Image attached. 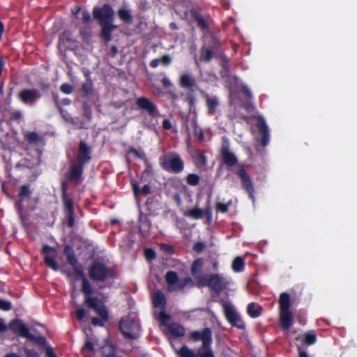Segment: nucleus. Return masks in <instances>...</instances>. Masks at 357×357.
<instances>
[{"instance_id":"nucleus-45","label":"nucleus","mask_w":357,"mask_h":357,"mask_svg":"<svg viewBox=\"0 0 357 357\" xmlns=\"http://www.w3.org/2000/svg\"><path fill=\"white\" fill-rule=\"evenodd\" d=\"M221 66L222 68V76L229 77L231 74L229 60L227 58L224 59Z\"/></svg>"},{"instance_id":"nucleus-3","label":"nucleus","mask_w":357,"mask_h":357,"mask_svg":"<svg viewBox=\"0 0 357 357\" xmlns=\"http://www.w3.org/2000/svg\"><path fill=\"white\" fill-rule=\"evenodd\" d=\"M220 39L214 33L211 34L200 49L199 60L205 63L210 62L220 52Z\"/></svg>"},{"instance_id":"nucleus-16","label":"nucleus","mask_w":357,"mask_h":357,"mask_svg":"<svg viewBox=\"0 0 357 357\" xmlns=\"http://www.w3.org/2000/svg\"><path fill=\"white\" fill-rule=\"evenodd\" d=\"M135 104L137 109L146 111L149 116L155 117L157 116V106L149 98L141 96L136 100Z\"/></svg>"},{"instance_id":"nucleus-42","label":"nucleus","mask_w":357,"mask_h":357,"mask_svg":"<svg viewBox=\"0 0 357 357\" xmlns=\"http://www.w3.org/2000/svg\"><path fill=\"white\" fill-rule=\"evenodd\" d=\"M185 215L193 219H200L203 217L204 212L201 208H193L188 210Z\"/></svg>"},{"instance_id":"nucleus-60","label":"nucleus","mask_w":357,"mask_h":357,"mask_svg":"<svg viewBox=\"0 0 357 357\" xmlns=\"http://www.w3.org/2000/svg\"><path fill=\"white\" fill-rule=\"evenodd\" d=\"M241 88H242V91H243L245 95L247 96V98L249 99H252V92L248 89V87L246 85H243Z\"/></svg>"},{"instance_id":"nucleus-40","label":"nucleus","mask_w":357,"mask_h":357,"mask_svg":"<svg viewBox=\"0 0 357 357\" xmlns=\"http://www.w3.org/2000/svg\"><path fill=\"white\" fill-rule=\"evenodd\" d=\"M244 260L241 257H236L232 262V269L235 272H241L244 268Z\"/></svg>"},{"instance_id":"nucleus-37","label":"nucleus","mask_w":357,"mask_h":357,"mask_svg":"<svg viewBox=\"0 0 357 357\" xmlns=\"http://www.w3.org/2000/svg\"><path fill=\"white\" fill-rule=\"evenodd\" d=\"M192 16L199 28L203 31L208 29V22L204 20V17L201 14L196 13H193Z\"/></svg>"},{"instance_id":"nucleus-17","label":"nucleus","mask_w":357,"mask_h":357,"mask_svg":"<svg viewBox=\"0 0 357 357\" xmlns=\"http://www.w3.org/2000/svg\"><path fill=\"white\" fill-rule=\"evenodd\" d=\"M68 188V182L67 181H63L61 183V189L63 192V203H64V208L67 214L68 217V225L69 227H73L74 224V219H73V204L70 199L66 197V194Z\"/></svg>"},{"instance_id":"nucleus-50","label":"nucleus","mask_w":357,"mask_h":357,"mask_svg":"<svg viewBox=\"0 0 357 357\" xmlns=\"http://www.w3.org/2000/svg\"><path fill=\"white\" fill-rule=\"evenodd\" d=\"M12 305L10 302L0 299V310H4V311H8L11 310Z\"/></svg>"},{"instance_id":"nucleus-4","label":"nucleus","mask_w":357,"mask_h":357,"mask_svg":"<svg viewBox=\"0 0 357 357\" xmlns=\"http://www.w3.org/2000/svg\"><path fill=\"white\" fill-rule=\"evenodd\" d=\"M229 282L226 278L218 273L205 275L199 280L198 287H208L216 295L219 296L220 293L227 289Z\"/></svg>"},{"instance_id":"nucleus-10","label":"nucleus","mask_w":357,"mask_h":357,"mask_svg":"<svg viewBox=\"0 0 357 357\" xmlns=\"http://www.w3.org/2000/svg\"><path fill=\"white\" fill-rule=\"evenodd\" d=\"M89 158L88 153V146L86 143L80 142L78 153L77 165H74L69 173L68 178L75 182H78L82 175V165L86 163Z\"/></svg>"},{"instance_id":"nucleus-61","label":"nucleus","mask_w":357,"mask_h":357,"mask_svg":"<svg viewBox=\"0 0 357 357\" xmlns=\"http://www.w3.org/2000/svg\"><path fill=\"white\" fill-rule=\"evenodd\" d=\"M142 224L139 225V231H141V229L142 227H144L147 229H149L151 227V222L149 220H148L147 218H145L144 221H142V220H140Z\"/></svg>"},{"instance_id":"nucleus-30","label":"nucleus","mask_w":357,"mask_h":357,"mask_svg":"<svg viewBox=\"0 0 357 357\" xmlns=\"http://www.w3.org/2000/svg\"><path fill=\"white\" fill-rule=\"evenodd\" d=\"M131 185L134 195L135 197H139L141 193L143 194L144 195H147L151 192V187L148 184L144 185L142 187V190L139 189L138 183L135 180H132Z\"/></svg>"},{"instance_id":"nucleus-38","label":"nucleus","mask_w":357,"mask_h":357,"mask_svg":"<svg viewBox=\"0 0 357 357\" xmlns=\"http://www.w3.org/2000/svg\"><path fill=\"white\" fill-rule=\"evenodd\" d=\"M102 357H115L116 351L112 344H105L100 348Z\"/></svg>"},{"instance_id":"nucleus-58","label":"nucleus","mask_w":357,"mask_h":357,"mask_svg":"<svg viewBox=\"0 0 357 357\" xmlns=\"http://www.w3.org/2000/svg\"><path fill=\"white\" fill-rule=\"evenodd\" d=\"M8 326L6 324L3 319L0 317V333L7 331Z\"/></svg>"},{"instance_id":"nucleus-27","label":"nucleus","mask_w":357,"mask_h":357,"mask_svg":"<svg viewBox=\"0 0 357 357\" xmlns=\"http://www.w3.org/2000/svg\"><path fill=\"white\" fill-rule=\"evenodd\" d=\"M204 265V261L202 258L195 259L191 266V273L197 282V286L199 285V280L200 278L205 276L201 275L202 266Z\"/></svg>"},{"instance_id":"nucleus-54","label":"nucleus","mask_w":357,"mask_h":357,"mask_svg":"<svg viewBox=\"0 0 357 357\" xmlns=\"http://www.w3.org/2000/svg\"><path fill=\"white\" fill-rule=\"evenodd\" d=\"M160 59V63L165 66H169L172 63V58L168 54L163 55Z\"/></svg>"},{"instance_id":"nucleus-33","label":"nucleus","mask_w":357,"mask_h":357,"mask_svg":"<svg viewBox=\"0 0 357 357\" xmlns=\"http://www.w3.org/2000/svg\"><path fill=\"white\" fill-rule=\"evenodd\" d=\"M118 16L120 20L126 24H130L132 22V16L126 8L121 7L118 10Z\"/></svg>"},{"instance_id":"nucleus-31","label":"nucleus","mask_w":357,"mask_h":357,"mask_svg":"<svg viewBox=\"0 0 357 357\" xmlns=\"http://www.w3.org/2000/svg\"><path fill=\"white\" fill-rule=\"evenodd\" d=\"M261 307L255 303H250L247 307V313L252 318H257L261 314Z\"/></svg>"},{"instance_id":"nucleus-29","label":"nucleus","mask_w":357,"mask_h":357,"mask_svg":"<svg viewBox=\"0 0 357 357\" xmlns=\"http://www.w3.org/2000/svg\"><path fill=\"white\" fill-rule=\"evenodd\" d=\"M168 333L174 337L178 338L185 335V328L177 323H172L167 326Z\"/></svg>"},{"instance_id":"nucleus-39","label":"nucleus","mask_w":357,"mask_h":357,"mask_svg":"<svg viewBox=\"0 0 357 357\" xmlns=\"http://www.w3.org/2000/svg\"><path fill=\"white\" fill-rule=\"evenodd\" d=\"M26 140L30 144H38L42 142L43 138L36 132H29L24 135Z\"/></svg>"},{"instance_id":"nucleus-9","label":"nucleus","mask_w":357,"mask_h":357,"mask_svg":"<svg viewBox=\"0 0 357 357\" xmlns=\"http://www.w3.org/2000/svg\"><path fill=\"white\" fill-rule=\"evenodd\" d=\"M119 329L128 339L135 340L139 336L140 326L138 321L133 317H122L119 321Z\"/></svg>"},{"instance_id":"nucleus-6","label":"nucleus","mask_w":357,"mask_h":357,"mask_svg":"<svg viewBox=\"0 0 357 357\" xmlns=\"http://www.w3.org/2000/svg\"><path fill=\"white\" fill-rule=\"evenodd\" d=\"M161 168L166 172L178 174L184 169V162L176 153H169L159 158Z\"/></svg>"},{"instance_id":"nucleus-28","label":"nucleus","mask_w":357,"mask_h":357,"mask_svg":"<svg viewBox=\"0 0 357 357\" xmlns=\"http://www.w3.org/2000/svg\"><path fill=\"white\" fill-rule=\"evenodd\" d=\"M81 15H82L81 20L82 21L84 26L81 29L80 35H81L82 39L84 41H86V43H88L89 38V29H88L87 24H88V22L89 20V15L86 10L82 12Z\"/></svg>"},{"instance_id":"nucleus-32","label":"nucleus","mask_w":357,"mask_h":357,"mask_svg":"<svg viewBox=\"0 0 357 357\" xmlns=\"http://www.w3.org/2000/svg\"><path fill=\"white\" fill-rule=\"evenodd\" d=\"M165 278L169 290H172L174 287H176L178 281V277L176 272L169 271L167 272Z\"/></svg>"},{"instance_id":"nucleus-5","label":"nucleus","mask_w":357,"mask_h":357,"mask_svg":"<svg viewBox=\"0 0 357 357\" xmlns=\"http://www.w3.org/2000/svg\"><path fill=\"white\" fill-rule=\"evenodd\" d=\"M280 321V326L284 330H288L292 325L293 315L290 310V296L287 292H283L279 298Z\"/></svg>"},{"instance_id":"nucleus-56","label":"nucleus","mask_w":357,"mask_h":357,"mask_svg":"<svg viewBox=\"0 0 357 357\" xmlns=\"http://www.w3.org/2000/svg\"><path fill=\"white\" fill-rule=\"evenodd\" d=\"M205 248V245L202 242H197L195 243L193 246V250L197 252H201Z\"/></svg>"},{"instance_id":"nucleus-13","label":"nucleus","mask_w":357,"mask_h":357,"mask_svg":"<svg viewBox=\"0 0 357 357\" xmlns=\"http://www.w3.org/2000/svg\"><path fill=\"white\" fill-rule=\"evenodd\" d=\"M93 17L98 20V24L114 22V10L108 3H105L101 8L94 7L93 9Z\"/></svg>"},{"instance_id":"nucleus-21","label":"nucleus","mask_w":357,"mask_h":357,"mask_svg":"<svg viewBox=\"0 0 357 357\" xmlns=\"http://www.w3.org/2000/svg\"><path fill=\"white\" fill-rule=\"evenodd\" d=\"M64 255L66 256V259L68 262L72 266L73 271H68V275L70 278V280L72 281V278L70 277V274H73L75 271H78L82 273V275L84 276V274L82 273V271L79 268H78L76 266L77 264V259L75 257V253L72 248H70L69 245H66L63 250Z\"/></svg>"},{"instance_id":"nucleus-11","label":"nucleus","mask_w":357,"mask_h":357,"mask_svg":"<svg viewBox=\"0 0 357 357\" xmlns=\"http://www.w3.org/2000/svg\"><path fill=\"white\" fill-rule=\"evenodd\" d=\"M218 302L223 307L224 314L227 321L234 327L245 330V323L239 314L235 311L234 307L223 299H220Z\"/></svg>"},{"instance_id":"nucleus-47","label":"nucleus","mask_w":357,"mask_h":357,"mask_svg":"<svg viewBox=\"0 0 357 357\" xmlns=\"http://www.w3.org/2000/svg\"><path fill=\"white\" fill-rule=\"evenodd\" d=\"M158 319L162 325L167 327L169 324L167 322L171 319V317L164 311H162L159 313Z\"/></svg>"},{"instance_id":"nucleus-35","label":"nucleus","mask_w":357,"mask_h":357,"mask_svg":"<svg viewBox=\"0 0 357 357\" xmlns=\"http://www.w3.org/2000/svg\"><path fill=\"white\" fill-rule=\"evenodd\" d=\"M153 304L155 307H161L166 304L165 295L161 291H158L153 294Z\"/></svg>"},{"instance_id":"nucleus-12","label":"nucleus","mask_w":357,"mask_h":357,"mask_svg":"<svg viewBox=\"0 0 357 357\" xmlns=\"http://www.w3.org/2000/svg\"><path fill=\"white\" fill-rule=\"evenodd\" d=\"M241 178L242 188L248 194L249 198L255 201V188L252 179L243 165L236 172Z\"/></svg>"},{"instance_id":"nucleus-23","label":"nucleus","mask_w":357,"mask_h":357,"mask_svg":"<svg viewBox=\"0 0 357 357\" xmlns=\"http://www.w3.org/2000/svg\"><path fill=\"white\" fill-rule=\"evenodd\" d=\"M257 127L261 135L260 143L263 146H266L269 142L270 135L268 128L263 118H259Z\"/></svg>"},{"instance_id":"nucleus-1","label":"nucleus","mask_w":357,"mask_h":357,"mask_svg":"<svg viewBox=\"0 0 357 357\" xmlns=\"http://www.w3.org/2000/svg\"><path fill=\"white\" fill-rule=\"evenodd\" d=\"M73 285V302L76 306L75 315L82 324L89 320V289L86 278L77 270L70 274Z\"/></svg>"},{"instance_id":"nucleus-44","label":"nucleus","mask_w":357,"mask_h":357,"mask_svg":"<svg viewBox=\"0 0 357 357\" xmlns=\"http://www.w3.org/2000/svg\"><path fill=\"white\" fill-rule=\"evenodd\" d=\"M232 204V201L230 199L227 203L216 202L215 210L218 213H225L228 211L229 207Z\"/></svg>"},{"instance_id":"nucleus-19","label":"nucleus","mask_w":357,"mask_h":357,"mask_svg":"<svg viewBox=\"0 0 357 357\" xmlns=\"http://www.w3.org/2000/svg\"><path fill=\"white\" fill-rule=\"evenodd\" d=\"M100 26V37L105 44L112 40V33L117 29V26L113 24V22L99 24Z\"/></svg>"},{"instance_id":"nucleus-36","label":"nucleus","mask_w":357,"mask_h":357,"mask_svg":"<svg viewBox=\"0 0 357 357\" xmlns=\"http://www.w3.org/2000/svg\"><path fill=\"white\" fill-rule=\"evenodd\" d=\"M317 342L315 331H310L303 334V342L306 345H312Z\"/></svg>"},{"instance_id":"nucleus-26","label":"nucleus","mask_w":357,"mask_h":357,"mask_svg":"<svg viewBox=\"0 0 357 357\" xmlns=\"http://www.w3.org/2000/svg\"><path fill=\"white\" fill-rule=\"evenodd\" d=\"M205 99L208 115H214L215 114L216 109L220 105L218 98L216 96H210L209 95L206 94Z\"/></svg>"},{"instance_id":"nucleus-43","label":"nucleus","mask_w":357,"mask_h":357,"mask_svg":"<svg viewBox=\"0 0 357 357\" xmlns=\"http://www.w3.org/2000/svg\"><path fill=\"white\" fill-rule=\"evenodd\" d=\"M200 177L199 175L191 173L186 176V182L190 186H196L199 183Z\"/></svg>"},{"instance_id":"nucleus-63","label":"nucleus","mask_w":357,"mask_h":357,"mask_svg":"<svg viewBox=\"0 0 357 357\" xmlns=\"http://www.w3.org/2000/svg\"><path fill=\"white\" fill-rule=\"evenodd\" d=\"M88 350H89V340H86L85 342V344L82 348V354H83V356L84 357H89L87 356V351Z\"/></svg>"},{"instance_id":"nucleus-25","label":"nucleus","mask_w":357,"mask_h":357,"mask_svg":"<svg viewBox=\"0 0 357 357\" xmlns=\"http://www.w3.org/2000/svg\"><path fill=\"white\" fill-rule=\"evenodd\" d=\"M162 85L166 89H169L167 93L169 95V98L172 102H175L178 100L179 96L176 92V89L169 79L165 76L161 80Z\"/></svg>"},{"instance_id":"nucleus-48","label":"nucleus","mask_w":357,"mask_h":357,"mask_svg":"<svg viewBox=\"0 0 357 357\" xmlns=\"http://www.w3.org/2000/svg\"><path fill=\"white\" fill-rule=\"evenodd\" d=\"M144 256L149 261H152L156 258V253L152 248H146L144 250Z\"/></svg>"},{"instance_id":"nucleus-15","label":"nucleus","mask_w":357,"mask_h":357,"mask_svg":"<svg viewBox=\"0 0 357 357\" xmlns=\"http://www.w3.org/2000/svg\"><path fill=\"white\" fill-rule=\"evenodd\" d=\"M190 337L195 342L202 341V348L211 347L212 344V331L210 328H204L202 331H195L190 333Z\"/></svg>"},{"instance_id":"nucleus-49","label":"nucleus","mask_w":357,"mask_h":357,"mask_svg":"<svg viewBox=\"0 0 357 357\" xmlns=\"http://www.w3.org/2000/svg\"><path fill=\"white\" fill-rule=\"evenodd\" d=\"M202 349H204V351L197 355V357H215L213 351L211 350V347Z\"/></svg>"},{"instance_id":"nucleus-20","label":"nucleus","mask_w":357,"mask_h":357,"mask_svg":"<svg viewBox=\"0 0 357 357\" xmlns=\"http://www.w3.org/2000/svg\"><path fill=\"white\" fill-rule=\"evenodd\" d=\"M40 97L37 89H24L18 93L20 100L25 104H31Z\"/></svg>"},{"instance_id":"nucleus-52","label":"nucleus","mask_w":357,"mask_h":357,"mask_svg":"<svg viewBox=\"0 0 357 357\" xmlns=\"http://www.w3.org/2000/svg\"><path fill=\"white\" fill-rule=\"evenodd\" d=\"M61 91L66 94H70L73 91V87L71 84L64 83L61 86Z\"/></svg>"},{"instance_id":"nucleus-53","label":"nucleus","mask_w":357,"mask_h":357,"mask_svg":"<svg viewBox=\"0 0 357 357\" xmlns=\"http://www.w3.org/2000/svg\"><path fill=\"white\" fill-rule=\"evenodd\" d=\"M193 91H189V92L187 94L186 101L188 102V105L190 106H192L196 101V98L192 93Z\"/></svg>"},{"instance_id":"nucleus-22","label":"nucleus","mask_w":357,"mask_h":357,"mask_svg":"<svg viewBox=\"0 0 357 357\" xmlns=\"http://www.w3.org/2000/svg\"><path fill=\"white\" fill-rule=\"evenodd\" d=\"M190 155L196 167L204 168L206 166L207 158L205 155V151L204 150H192L190 153Z\"/></svg>"},{"instance_id":"nucleus-34","label":"nucleus","mask_w":357,"mask_h":357,"mask_svg":"<svg viewBox=\"0 0 357 357\" xmlns=\"http://www.w3.org/2000/svg\"><path fill=\"white\" fill-rule=\"evenodd\" d=\"M188 286L190 287L195 286V282L190 277H185L181 280H178L176 287H174L172 290H183Z\"/></svg>"},{"instance_id":"nucleus-2","label":"nucleus","mask_w":357,"mask_h":357,"mask_svg":"<svg viewBox=\"0 0 357 357\" xmlns=\"http://www.w3.org/2000/svg\"><path fill=\"white\" fill-rule=\"evenodd\" d=\"M118 277V272L114 267H107L102 261H95L91 264V280L105 282L107 279Z\"/></svg>"},{"instance_id":"nucleus-51","label":"nucleus","mask_w":357,"mask_h":357,"mask_svg":"<svg viewBox=\"0 0 357 357\" xmlns=\"http://www.w3.org/2000/svg\"><path fill=\"white\" fill-rule=\"evenodd\" d=\"M30 193L31 192L29 190V186L23 185L20 189L19 195L21 197V199H24L25 197H29L30 195Z\"/></svg>"},{"instance_id":"nucleus-7","label":"nucleus","mask_w":357,"mask_h":357,"mask_svg":"<svg viewBox=\"0 0 357 357\" xmlns=\"http://www.w3.org/2000/svg\"><path fill=\"white\" fill-rule=\"evenodd\" d=\"M8 328L17 335L26 337L39 345H46V339L43 336H36L29 332V328L22 319H15L10 321Z\"/></svg>"},{"instance_id":"nucleus-57","label":"nucleus","mask_w":357,"mask_h":357,"mask_svg":"<svg viewBox=\"0 0 357 357\" xmlns=\"http://www.w3.org/2000/svg\"><path fill=\"white\" fill-rule=\"evenodd\" d=\"M45 352L47 357H57L53 350V348L50 345L46 346Z\"/></svg>"},{"instance_id":"nucleus-24","label":"nucleus","mask_w":357,"mask_h":357,"mask_svg":"<svg viewBox=\"0 0 357 357\" xmlns=\"http://www.w3.org/2000/svg\"><path fill=\"white\" fill-rule=\"evenodd\" d=\"M178 83L182 89H188L189 91H193L192 88L196 86V79L188 73L180 75Z\"/></svg>"},{"instance_id":"nucleus-46","label":"nucleus","mask_w":357,"mask_h":357,"mask_svg":"<svg viewBox=\"0 0 357 357\" xmlns=\"http://www.w3.org/2000/svg\"><path fill=\"white\" fill-rule=\"evenodd\" d=\"M160 250L166 254L173 255L175 253V249L173 245L167 243L160 244Z\"/></svg>"},{"instance_id":"nucleus-14","label":"nucleus","mask_w":357,"mask_h":357,"mask_svg":"<svg viewBox=\"0 0 357 357\" xmlns=\"http://www.w3.org/2000/svg\"><path fill=\"white\" fill-rule=\"evenodd\" d=\"M220 156L222 163L226 165L228 170H230L231 167L238 164V158L235 154L230 151L229 142L226 140L222 144Z\"/></svg>"},{"instance_id":"nucleus-41","label":"nucleus","mask_w":357,"mask_h":357,"mask_svg":"<svg viewBox=\"0 0 357 357\" xmlns=\"http://www.w3.org/2000/svg\"><path fill=\"white\" fill-rule=\"evenodd\" d=\"M179 357H197V354L186 345H183L177 351Z\"/></svg>"},{"instance_id":"nucleus-64","label":"nucleus","mask_w":357,"mask_h":357,"mask_svg":"<svg viewBox=\"0 0 357 357\" xmlns=\"http://www.w3.org/2000/svg\"><path fill=\"white\" fill-rule=\"evenodd\" d=\"M160 64V58H158V59H155L151 60L149 63V66H150V67L155 68H157Z\"/></svg>"},{"instance_id":"nucleus-18","label":"nucleus","mask_w":357,"mask_h":357,"mask_svg":"<svg viewBox=\"0 0 357 357\" xmlns=\"http://www.w3.org/2000/svg\"><path fill=\"white\" fill-rule=\"evenodd\" d=\"M43 253L45 255L44 262L49 268L53 271H56L59 270L58 262L55 260L56 250L48 245H44L42 249Z\"/></svg>"},{"instance_id":"nucleus-8","label":"nucleus","mask_w":357,"mask_h":357,"mask_svg":"<svg viewBox=\"0 0 357 357\" xmlns=\"http://www.w3.org/2000/svg\"><path fill=\"white\" fill-rule=\"evenodd\" d=\"M93 291L91 288V295ZM91 310H93L98 317H91V324L98 326H104L109 320V313L103 302L96 297L91 296Z\"/></svg>"},{"instance_id":"nucleus-59","label":"nucleus","mask_w":357,"mask_h":357,"mask_svg":"<svg viewBox=\"0 0 357 357\" xmlns=\"http://www.w3.org/2000/svg\"><path fill=\"white\" fill-rule=\"evenodd\" d=\"M162 128L167 130H169L172 129V128L171 121L167 119H165L162 121Z\"/></svg>"},{"instance_id":"nucleus-62","label":"nucleus","mask_w":357,"mask_h":357,"mask_svg":"<svg viewBox=\"0 0 357 357\" xmlns=\"http://www.w3.org/2000/svg\"><path fill=\"white\" fill-rule=\"evenodd\" d=\"M145 165H146V168L144 171V173L147 174H151L152 173V166H151V163L147 160H145Z\"/></svg>"},{"instance_id":"nucleus-55","label":"nucleus","mask_w":357,"mask_h":357,"mask_svg":"<svg viewBox=\"0 0 357 357\" xmlns=\"http://www.w3.org/2000/svg\"><path fill=\"white\" fill-rule=\"evenodd\" d=\"M24 351L25 352L26 357H40L38 352L33 349L24 348Z\"/></svg>"}]
</instances>
